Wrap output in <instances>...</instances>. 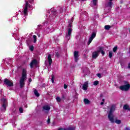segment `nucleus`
I'll return each mask as SVG.
<instances>
[{"instance_id":"nucleus-36","label":"nucleus","mask_w":130,"mask_h":130,"mask_svg":"<svg viewBox=\"0 0 130 130\" xmlns=\"http://www.w3.org/2000/svg\"><path fill=\"white\" fill-rule=\"evenodd\" d=\"M58 130H67V129L62 127H60L58 129Z\"/></svg>"},{"instance_id":"nucleus-28","label":"nucleus","mask_w":130,"mask_h":130,"mask_svg":"<svg viewBox=\"0 0 130 130\" xmlns=\"http://www.w3.org/2000/svg\"><path fill=\"white\" fill-rule=\"evenodd\" d=\"M19 112H20V113H23V112H24V109H23V108L22 107L19 108Z\"/></svg>"},{"instance_id":"nucleus-12","label":"nucleus","mask_w":130,"mask_h":130,"mask_svg":"<svg viewBox=\"0 0 130 130\" xmlns=\"http://www.w3.org/2000/svg\"><path fill=\"white\" fill-rule=\"evenodd\" d=\"M88 87H89V81H86L83 85L82 89L84 90V91H87Z\"/></svg>"},{"instance_id":"nucleus-47","label":"nucleus","mask_w":130,"mask_h":130,"mask_svg":"<svg viewBox=\"0 0 130 130\" xmlns=\"http://www.w3.org/2000/svg\"><path fill=\"white\" fill-rule=\"evenodd\" d=\"M38 37H40V35L39 34V35H38Z\"/></svg>"},{"instance_id":"nucleus-10","label":"nucleus","mask_w":130,"mask_h":130,"mask_svg":"<svg viewBox=\"0 0 130 130\" xmlns=\"http://www.w3.org/2000/svg\"><path fill=\"white\" fill-rule=\"evenodd\" d=\"M73 31V29L72 28H68V33L66 35V38L68 40H70V38H71V35H72V31Z\"/></svg>"},{"instance_id":"nucleus-48","label":"nucleus","mask_w":130,"mask_h":130,"mask_svg":"<svg viewBox=\"0 0 130 130\" xmlns=\"http://www.w3.org/2000/svg\"><path fill=\"white\" fill-rule=\"evenodd\" d=\"M100 97H102V94H100Z\"/></svg>"},{"instance_id":"nucleus-5","label":"nucleus","mask_w":130,"mask_h":130,"mask_svg":"<svg viewBox=\"0 0 130 130\" xmlns=\"http://www.w3.org/2000/svg\"><path fill=\"white\" fill-rule=\"evenodd\" d=\"M4 84H5V85L7 86H8V87H14V83L13 82L7 78L4 80Z\"/></svg>"},{"instance_id":"nucleus-20","label":"nucleus","mask_w":130,"mask_h":130,"mask_svg":"<svg viewBox=\"0 0 130 130\" xmlns=\"http://www.w3.org/2000/svg\"><path fill=\"white\" fill-rule=\"evenodd\" d=\"M33 38H34V43H36V42L37 41V36H36V35H34Z\"/></svg>"},{"instance_id":"nucleus-40","label":"nucleus","mask_w":130,"mask_h":130,"mask_svg":"<svg viewBox=\"0 0 130 130\" xmlns=\"http://www.w3.org/2000/svg\"><path fill=\"white\" fill-rule=\"evenodd\" d=\"M47 123H50V118H48Z\"/></svg>"},{"instance_id":"nucleus-27","label":"nucleus","mask_w":130,"mask_h":130,"mask_svg":"<svg viewBox=\"0 0 130 130\" xmlns=\"http://www.w3.org/2000/svg\"><path fill=\"white\" fill-rule=\"evenodd\" d=\"M56 101L57 102H60V101H61V99H60V98H59V96H57L56 98Z\"/></svg>"},{"instance_id":"nucleus-19","label":"nucleus","mask_w":130,"mask_h":130,"mask_svg":"<svg viewBox=\"0 0 130 130\" xmlns=\"http://www.w3.org/2000/svg\"><path fill=\"white\" fill-rule=\"evenodd\" d=\"M129 107V106H128L127 105H124L123 108L125 110H128V108Z\"/></svg>"},{"instance_id":"nucleus-8","label":"nucleus","mask_w":130,"mask_h":130,"mask_svg":"<svg viewBox=\"0 0 130 130\" xmlns=\"http://www.w3.org/2000/svg\"><path fill=\"white\" fill-rule=\"evenodd\" d=\"M21 79H27V70L25 69H22Z\"/></svg>"},{"instance_id":"nucleus-7","label":"nucleus","mask_w":130,"mask_h":130,"mask_svg":"<svg viewBox=\"0 0 130 130\" xmlns=\"http://www.w3.org/2000/svg\"><path fill=\"white\" fill-rule=\"evenodd\" d=\"M25 81H26L25 79L20 78L19 81L20 88L22 89V88H24V86H25Z\"/></svg>"},{"instance_id":"nucleus-49","label":"nucleus","mask_w":130,"mask_h":130,"mask_svg":"<svg viewBox=\"0 0 130 130\" xmlns=\"http://www.w3.org/2000/svg\"><path fill=\"white\" fill-rule=\"evenodd\" d=\"M103 101L104 102L105 101V100L104 99H103Z\"/></svg>"},{"instance_id":"nucleus-18","label":"nucleus","mask_w":130,"mask_h":130,"mask_svg":"<svg viewBox=\"0 0 130 130\" xmlns=\"http://www.w3.org/2000/svg\"><path fill=\"white\" fill-rule=\"evenodd\" d=\"M84 103H85V104H90V101L87 99H84Z\"/></svg>"},{"instance_id":"nucleus-37","label":"nucleus","mask_w":130,"mask_h":130,"mask_svg":"<svg viewBox=\"0 0 130 130\" xmlns=\"http://www.w3.org/2000/svg\"><path fill=\"white\" fill-rule=\"evenodd\" d=\"M70 22V23H73V22H74V17H72L71 18V20Z\"/></svg>"},{"instance_id":"nucleus-39","label":"nucleus","mask_w":130,"mask_h":130,"mask_svg":"<svg viewBox=\"0 0 130 130\" xmlns=\"http://www.w3.org/2000/svg\"><path fill=\"white\" fill-rule=\"evenodd\" d=\"M68 88V85L67 84H64V89H67Z\"/></svg>"},{"instance_id":"nucleus-23","label":"nucleus","mask_w":130,"mask_h":130,"mask_svg":"<svg viewBox=\"0 0 130 130\" xmlns=\"http://www.w3.org/2000/svg\"><path fill=\"white\" fill-rule=\"evenodd\" d=\"M111 6H112V2H109L108 3L107 7H109V8H111Z\"/></svg>"},{"instance_id":"nucleus-32","label":"nucleus","mask_w":130,"mask_h":130,"mask_svg":"<svg viewBox=\"0 0 130 130\" xmlns=\"http://www.w3.org/2000/svg\"><path fill=\"white\" fill-rule=\"evenodd\" d=\"M52 83H54V76L52 75L51 78Z\"/></svg>"},{"instance_id":"nucleus-16","label":"nucleus","mask_w":130,"mask_h":130,"mask_svg":"<svg viewBox=\"0 0 130 130\" xmlns=\"http://www.w3.org/2000/svg\"><path fill=\"white\" fill-rule=\"evenodd\" d=\"M50 107L47 105L43 107V109L44 110H47V111H49V110H50Z\"/></svg>"},{"instance_id":"nucleus-17","label":"nucleus","mask_w":130,"mask_h":130,"mask_svg":"<svg viewBox=\"0 0 130 130\" xmlns=\"http://www.w3.org/2000/svg\"><path fill=\"white\" fill-rule=\"evenodd\" d=\"M34 92V94H35V96H36V97H39V96H40V94H39L38 93V91L37 90V89H35Z\"/></svg>"},{"instance_id":"nucleus-15","label":"nucleus","mask_w":130,"mask_h":130,"mask_svg":"<svg viewBox=\"0 0 130 130\" xmlns=\"http://www.w3.org/2000/svg\"><path fill=\"white\" fill-rule=\"evenodd\" d=\"M51 13L52 15H53V16H56V14H57V11L54 8H52L51 9Z\"/></svg>"},{"instance_id":"nucleus-21","label":"nucleus","mask_w":130,"mask_h":130,"mask_svg":"<svg viewBox=\"0 0 130 130\" xmlns=\"http://www.w3.org/2000/svg\"><path fill=\"white\" fill-rule=\"evenodd\" d=\"M110 28H111V26H110V25H107L105 26V29L106 30H109Z\"/></svg>"},{"instance_id":"nucleus-34","label":"nucleus","mask_w":130,"mask_h":130,"mask_svg":"<svg viewBox=\"0 0 130 130\" xmlns=\"http://www.w3.org/2000/svg\"><path fill=\"white\" fill-rule=\"evenodd\" d=\"M55 56L57 57H59V53L58 52H55Z\"/></svg>"},{"instance_id":"nucleus-52","label":"nucleus","mask_w":130,"mask_h":130,"mask_svg":"<svg viewBox=\"0 0 130 130\" xmlns=\"http://www.w3.org/2000/svg\"><path fill=\"white\" fill-rule=\"evenodd\" d=\"M82 2H84V1H85V0H81Z\"/></svg>"},{"instance_id":"nucleus-31","label":"nucleus","mask_w":130,"mask_h":130,"mask_svg":"<svg viewBox=\"0 0 130 130\" xmlns=\"http://www.w3.org/2000/svg\"><path fill=\"white\" fill-rule=\"evenodd\" d=\"M30 50H31V51H33V50H34V46H30Z\"/></svg>"},{"instance_id":"nucleus-53","label":"nucleus","mask_w":130,"mask_h":130,"mask_svg":"<svg viewBox=\"0 0 130 130\" xmlns=\"http://www.w3.org/2000/svg\"><path fill=\"white\" fill-rule=\"evenodd\" d=\"M38 26H39V27H40V25H39Z\"/></svg>"},{"instance_id":"nucleus-30","label":"nucleus","mask_w":130,"mask_h":130,"mask_svg":"<svg viewBox=\"0 0 130 130\" xmlns=\"http://www.w3.org/2000/svg\"><path fill=\"white\" fill-rule=\"evenodd\" d=\"M103 48L100 47L99 50L96 51L99 53V52H101V51H103Z\"/></svg>"},{"instance_id":"nucleus-35","label":"nucleus","mask_w":130,"mask_h":130,"mask_svg":"<svg viewBox=\"0 0 130 130\" xmlns=\"http://www.w3.org/2000/svg\"><path fill=\"white\" fill-rule=\"evenodd\" d=\"M96 76H97V77H98L99 78V79H100L101 78V74H100V73H98L96 74Z\"/></svg>"},{"instance_id":"nucleus-26","label":"nucleus","mask_w":130,"mask_h":130,"mask_svg":"<svg viewBox=\"0 0 130 130\" xmlns=\"http://www.w3.org/2000/svg\"><path fill=\"white\" fill-rule=\"evenodd\" d=\"M99 84V81H95L93 82L94 86H97Z\"/></svg>"},{"instance_id":"nucleus-42","label":"nucleus","mask_w":130,"mask_h":130,"mask_svg":"<svg viewBox=\"0 0 130 130\" xmlns=\"http://www.w3.org/2000/svg\"><path fill=\"white\" fill-rule=\"evenodd\" d=\"M28 82H29V83H31V82H32V79H31V78H29V79H28Z\"/></svg>"},{"instance_id":"nucleus-14","label":"nucleus","mask_w":130,"mask_h":130,"mask_svg":"<svg viewBox=\"0 0 130 130\" xmlns=\"http://www.w3.org/2000/svg\"><path fill=\"white\" fill-rule=\"evenodd\" d=\"M48 61L49 66H51V63H52V59H51V55L50 54L48 55Z\"/></svg>"},{"instance_id":"nucleus-1","label":"nucleus","mask_w":130,"mask_h":130,"mask_svg":"<svg viewBox=\"0 0 130 130\" xmlns=\"http://www.w3.org/2000/svg\"><path fill=\"white\" fill-rule=\"evenodd\" d=\"M114 110H115V108L114 107V106L112 105L110 109V111L108 115L109 120H110V122L112 123H114V122H115L117 124H120V123H121V121L120 120L116 119L115 120L114 119V115H113Z\"/></svg>"},{"instance_id":"nucleus-6","label":"nucleus","mask_w":130,"mask_h":130,"mask_svg":"<svg viewBox=\"0 0 130 130\" xmlns=\"http://www.w3.org/2000/svg\"><path fill=\"white\" fill-rule=\"evenodd\" d=\"M96 37V32H93L91 34V37L89 38V41L87 43L88 45H90V44L93 41V39Z\"/></svg>"},{"instance_id":"nucleus-9","label":"nucleus","mask_w":130,"mask_h":130,"mask_svg":"<svg viewBox=\"0 0 130 130\" xmlns=\"http://www.w3.org/2000/svg\"><path fill=\"white\" fill-rule=\"evenodd\" d=\"M37 63H38V61H37V60H36V59H35L31 60V62L30 63V67L31 68V69H33V66H37Z\"/></svg>"},{"instance_id":"nucleus-13","label":"nucleus","mask_w":130,"mask_h":130,"mask_svg":"<svg viewBox=\"0 0 130 130\" xmlns=\"http://www.w3.org/2000/svg\"><path fill=\"white\" fill-rule=\"evenodd\" d=\"M98 56H99V53L97 51H94L92 53V58L96 59L97 58V57H98Z\"/></svg>"},{"instance_id":"nucleus-43","label":"nucleus","mask_w":130,"mask_h":130,"mask_svg":"<svg viewBox=\"0 0 130 130\" xmlns=\"http://www.w3.org/2000/svg\"><path fill=\"white\" fill-rule=\"evenodd\" d=\"M62 99L64 100V99H66V97L63 95H62Z\"/></svg>"},{"instance_id":"nucleus-4","label":"nucleus","mask_w":130,"mask_h":130,"mask_svg":"<svg viewBox=\"0 0 130 130\" xmlns=\"http://www.w3.org/2000/svg\"><path fill=\"white\" fill-rule=\"evenodd\" d=\"M28 7L31 8V5L29 4L28 2H25V6L23 10V14L24 16H28Z\"/></svg>"},{"instance_id":"nucleus-22","label":"nucleus","mask_w":130,"mask_h":130,"mask_svg":"<svg viewBox=\"0 0 130 130\" xmlns=\"http://www.w3.org/2000/svg\"><path fill=\"white\" fill-rule=\"evenodd\" d=\"M113 54V53L112 52V51H110L109 53V57L110 58H111V57H112Z\"/></svg>"},{"instance_id":"nucleus-46","label":"nucleus","mask_w":130,"mask_h":130,"mask_svg":"<svg viewBox=\"0 0 130 130\" xmlns=\"http://www.w3.org/2000/svg\"><path fill=\"white\" fill-rule=\"evenodd\" d=\"M128 110L129 111H130V108H129V107L128 108Z\"/></svg>"},{"instance_id":"nucleus-51","label":"nucleus","mask_w":130,"mask_h":130,"mask_svg":"<svg viewBox=\"0 0 130 130\" xmlns=\"http://www.w3.org/2000/svg\"><path fill=\"white\" fill-rule=\"evenodd\" d=\"M47 13H48V14H49L50 12H49V11H48Z\"/></svg>"},{"instance_id":"nucleus-11","label":"nucleus","mask_w":130,"mask_h":130,"mask_svg":"<svg viewBox=\"0 0 130 130\" xmlns=\"http://www.w3.org/2000/svg\"><path fill=\"white\" fill-rule=\"evenodd\" d=\"M74 58L76 62H78V61L79 60V51H74Z\"/></svg>"},{"instance_id":"nucleus-2","label":"nucleus","mask_w":130,"mask_h":130,"mask_svg":"<svg viewBox=\"0 0 130 130\" xmlns=\"http://www.w3.org/2000/svg\"><path fill=\"white\" fill-rule=\"evenodd\" d=\"M124 85L119 86V89L121 91H125L126 92L129 90L130 85L127 81L124 82Z\"/></svg>"},{"instance_id":"nucleus-25","label":"nucleus","mask_w":130,"mask_h":130,"mask_svg":"<svg viewBox=\"0 0 130 130\" xmlns=\"http://www.w3.org/2000/svg\"><path fill=\"white\" fill-rule=\"evenodd\" d=\"M97 2H98V0H92V3L93 4V5L96 6L97 5Z\"/></svg>"},{"instance_id":"nucleus-45","label":"nucleus","mask_w":130,"mask_h":130,"mask_svg":"<svg viewBox=\"0 0 130 130\" xmlns=\"http://www.w3.org/2000/svg\"><path fill=\"white\" fill-rule=\"evenodd\" d=\"M103 104H104V102H101V105H103Z\"/></svg>"},{"instance_id":"nucleus-38","label":"nucleus","mask_w":130,"mask_h":130,"mask_svg":"<svg viewBox=\"0 0 130 130\" xmlns=\"http://www.w3.org/2000/svg\"><path fill=\"white\" fill-rule=\"evenodd\" d=\"M101 52L102 55H104V54H105V52H104V50L102 51Z\"/></svg>"},{"instance_id":"nucleus-3","label":"nucleus","mask_w":130,"mask_h":130,"mask_svg":"<svg viewBox=\"0 0 130 130\" xmlns=\"http://www.w3.org/2000/svg\"><path fill=\"white\" fill-rule=\"evenodd\" d=\"M2 102H3L2 106L1 108V110H4L6 111L7 110V107L8 106V100L5 98H3L1 99Z\"/></svg>"},{"instance_id":"nucleus-44","label":"nucleus","mask_w":130,"mask_h":130,"mask_svg":"<svg viewBox=\"0 0 130 130\" xmlns=\"http://www.w3.org/2000/svg\"><path fill=\"white\" fill-rule=\"evenodd\" d=\"M29 2L30 4H32V3H33V0H29Z\"/></svg>"},{"instance_id":"nucleus-24","label":"nucleus","mask_w":130,"mask_h":130,"mask_svg":"<svg viewBox=\"0 0 130 130\" xmlns=\"http://www.w3.org/2000/svg\"><path fill=\"white\" fill-rule=\"evenodd\" d=\"M76 129V127H69L67 128V130H75Z\"/></svg>"},{"instance_id":"nucleus-50","label":"nucleus","mask_w":130,"mask_h":130,"mask_svg":"<svg viewBox=\"0 0 130 130\" xmlns=\"http://www.w3.org/2000/svg\"><path fill=\"white\" fill-rule=\"evenodd\" d=\"M109 1H110V2H112L113 0H109Z\"/></svg>"},{"instance_id":"nucleus-33","label":"nucleus","mask_w":130,"mask_h":130,"mask_svg":"<svg viewBox=\"0 0 130 130\" xmlns=\"http://www.w3.org/2000/svg\"><path fill=\"white\" fill-rule=\"evenodd\" d=\"M69 25H68V27H69L70 28H72V23H71V22H70V21H69Z\"/></svg>"},{"instance_id":"nucleus-29","label":"nucleus","mask_w":130,"mask_h":130,"mask_svg":"<svg viewBox=\"0 0 130 130\" xmlns=\"http://www.w3.org/2000/svg\"><path fill=\"white\" fill-rule=\"evenodd\" d=\"M117 50V47L115 46V47L113 48V52H116Z\"/></svg>"},{"instance_id":"nucleus-41","label":"nucleus","mask_w":130,"mask_h":130,"mask_svg":"<svg viewBox=\"0 0 130 130\" xmlns=\"http://www.w3.org/2000/svg\"><path fill=\"white\" fill-rule=\"evenodd\" d=\"M124 130H129V127H125Z\"/></svg>"}]
</instances>
